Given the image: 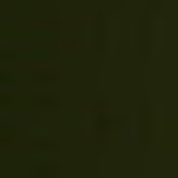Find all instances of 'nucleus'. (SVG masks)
<instances>
[{
	"instance_id": "1",
	"label": "nucleus",
	"mask_w": 178,
	"mask_h": 178,
	"mask_svg": "<svg viewBox=\"0 0 178 178\" xmlns=\"http://www.w3.org/2000/svg\"><path fill=\"white\" fill-rule=\"evenodd\" d=\"M10 87H12V76H9Z\"/></svg>"
},
{
	"instance_id": "2",
	"label": "nucleus",
	"mask_w": 178,
	"mask_h": 178,
	"mask_svg": "<svg viewBox=\"0 0 178 178\" xmlns=\"http://www.w3.org/2000/svg\"><path fill=\"white\" fill-rule=\"evenodd\" d=\"M10 124H12V115H10Z\"/></svg>"
}]
</instances>
